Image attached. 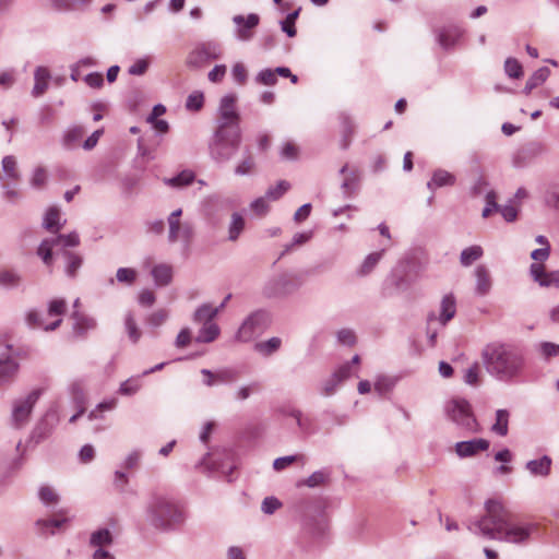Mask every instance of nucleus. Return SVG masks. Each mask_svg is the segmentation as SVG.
<instances>
[{"label":"nucleus","mask_w":559,"mask_h":559,"mask_svg":"<svg viewBox=\"0 0 559 559\" xmlns=\"http://www.w3.org/2000/svg\"><path fill=\"white\" fill-rule=\"evenodd\" d=\"M66 257L68 259V264H67V269H66L67 274L71 277H73V276H75L76 271L82 265V259L78 254H74L71 252H66Z\"/></svg>","instance_id":"nucleus-47"},{"label":"nucleus","mask_w":559,"mask_h":559,"mask_svg":"<svg viewBox=\"0 0 559 559\" xmlns=\"http://www.w3.org/2000/svg\"><path fill=\"white\" fill-rule=\"evenodd\" d=\"M468 530L483 538L523 545L531 540L537 525L514 516L498 499L485 502V513L472 521Z\"/></svg>","instance_id":"nucleus-1"},{"label":"nucleus","mask_w":559,"mask_h":559,"mask_svg":"<svg viewBox=\"0 0 559 559\" xmlns=\"http://www.w3.org/2000/svg\"><path fill=\"white\" fill-rule=\"evenodd\" d=\"M50 79V73L46 68L39 67L35 71V85L33 90L34 96L43 95L47 88Z\"/></svg>","instance_id":"nucleus-26"},{"label":"nucleus","mask_w":559,"mask_h":559,"mask_svg":"<svg viewBox=\"0 0 559 559\" xmlns=\"http://www.w3.org/2000/svg\"><path fill=\"white\" fill-rule=\"evenodd\" d=\"M255 162L250 152L247 153L245 158L237 165L235 171L237 175H248L254 170Z\"/></svg>","instance_id":"nucleus-40"},{"label":"nucleus","mask_w":559,"mask_h":559,"mask_svg":"<svg viewBox=\"0 0 559 559\" xmlns=\"http://www.w3.org/2000/svg\"><path fill=\"white\" fill-rule=\"evenodd\" d=\"M151 521L158 528L175 526L182 521V513L179 507L165 498H156L152 503Z\"/></svg>","instance_id":"nucleus-4"},{"label":"nucleus","mask_w":559,"mask_h":559,"mask_svg":"<svg viewBox=\"0 0 559 559\" xmlns=\"http://www.w3.org/2000/svg\"><path fill=\"white\" fill-rule=\"evenodd\" d=\"M230 295H228L225 300L222 302L219 308H214L211 305H203L200 307L194 313V320L197 322H213V319L216 317L221 308H224L226 302L229 300Z\"/></svg>","instance_id":"nucleus-23"},{"label":"nucleus","mask_w":559,"mask_h":559,"mask_svg":"<svg viewBox=\"0 0 559 559\" xmlns=\"http://www.w3.org/2000/svg\"><path fill=\"white\" fill-rule=\"evenodd\" d=\"M68 522H69V518H68L67 511L61 510V511L57 512L56 514H53V516L51 519L38 520L36 524L38 527H40L41 533L44 534L45 533L44 528L52 527V528L59 530Z\"/></svg>","instance_id":"nucleus-25"},{"label":"nucleus","mask_w":559,"mask_h":559,"mask_svg":"<svg viewBox=\"0 0 559 559\" xmlns=\"http://www.w3.org/2000/svg\"><path fill=\"white\" fill-rule=\"evenodd\" d=\"M542 354L546 357H554L559 355V345L550 342H544L539 345Z\"/></svg>","instance_id":"nucleus-62"},{"label":"nucleus","mask_w":559,"mask_h":559,"mask_svg":"<svg viewBox=\"0 0 559 559\" xmlns=\"http://www.w3.org/2000/svg\"><path fill=\"white\" fill-rule=\"evenodd\" d=\"M61 213L60 210L56 206H51L46 212L45 218H44V227L53 234H57L61 228Z\"/></svg>","instance_id":"nucleus-24"},{"label":"nucleus","mask_w":559,"mask_h":559,"mask_svg":"<svg viewBox=\"0 0 559 559\" xmlns=\"http://www.w3.org/2000/svg\"><path fill=\"white\" fill-rule=\"evenodd\" d=\"M181 214L182 210L178 209L168 216V238L170 242H175L179 239L189 241L193 236V227L189 223L181 224Z\"/></svg>","instance_id":"nucleus-11"},{"label":"nucleus","mask_w":559,"mask_h":559,"mask_svg":"<svg viewBox=\"0 0 559 559\" xmlns=\"http://www.w3.org/2000/svg\"><path fill=\"white\" fill-rule=\"evenodd\" d=\"M304 459H305L304 455H289V456L278 457L274 461L273 467L275 471L280 472L297 461H304Z\"/></svg>","instance_id":"nucleus-53"},{"label":"nucleus","mask_w":559,"mask_h":559,"mask_svg":"<svg viewBox=\"0 0 559 559\" xmlns=\"http://www.w3.org/2000/svg\"><path fill=\"white\" fill-rule=\"evenodd\" d=\"M406 262H401L391 273L392 284L400 290H405L413 282L406 272Z\"/></svg>","instance_id":"nucleus-20"},{"label":"nucleus","mask_w":559,"mask_h":559,"mask_svg":"<svg viewBox=\"0 0 559 559\" xmlns=\"http://www.w3.org/2000/svg\"><path fill=\"white\" fill-rule=\"evenodd\" d=\"M476 287L475 292L479 296H485L491 288V277L485 265H478L475 269Z\"/></svg>","instance_id":"nucleus-19"},{"label":"nucleus","mask_w":559,"mask_h":559,"mask_svg":"<svg viewBox=\"0 0 559 559\" xmlns=\"http://www.w3.org/2000/svg\"><path fill=\"white\" fill-rule=\"evenodd\" d=\"M282 341L280 337H272L265 342L255 343L254 349L261 355L267 357L280 349Z\"/></svg>","instance_id":"nucleus-33"},{"label":"nucleus","mask_w":559,"mask_h":559,"mask_svg":"<svg viewBox=\"0 0 559 559\" xmlns=\"http://www.w3.org/2000/svg\"><path fill=\"white\" fill-rule=\"evenodd\" d=\"M241 140V128L215 127L210 154L215 160H228L240 147Z\"/></svg>","instance_id":"nucleus-3"},{"label":"nucleus","mask_w":559,"mask_h":559,"mask_svg":"<svg viewBox=\"0 0 559 559\" xmlns=\"http://www.w3.org/2000/svg\"><path fill=\"white\" fill-rule=\"evenodd\" d=\"M19 365L8 358L0 360V383L11 381L17 373Z\"/></svg>","instance_id":"nucleus-31"},{"label":"nucleus","mask_w":559,"mask_h":559,"mask_svg":"<svg viewBox=\"0 0 559 559\" xmlns=\"http://www.w3.org/2000/svg\"><path fill=\"white\" fill-rule=\"evenodd\" d=\"M117 281L124 284H132L136 280V271L129 267H120L116 274Z\"/></svg>","instance_id":"nucleus-52"},{"label":"nucleus","mask_w":559,"mask_h":559,"mask_svg":"<svg viewBox=\"0 0 559 559\" xmlns=\"http://www.w3.org/2000/svg\"><path fill=\"white\" fill-rule=\"evenodd\" d=\"M221 48L218 45L206 43L198 46L187 57V66L191 68H202L212 60L219 58Z\"/></svg>","instance_id":"nucleus-8"},{"label":"nucleus","mask_w":559,"mask_h":559,"mask_svg":"<svg viewBox=\"0 0 559 559\" xmlns=\"http://www.w3.org/2000/svg\"><path fill=\"white\" fill-rule=\"evenodd\" d=\"M385 250L382 249L380 251L369 253L361 264L356 269V275L359 277L368 276L373 272L380 260L382 259Z\"/></svg>","instance_id":"nucleus-18"},{"label":"nucleus","mask_w":559,"mask_h":559,"mask_svg":"<svg viewBox=\"0 0 559 559\" xmlns=\"http://www.w3.org/2000/svg\"><path fill=\"white\" fill-rule=\"evenodd\" d=\"M124 325L130 341L132 343H138L142 335V332L139 329L132 313H128L126 316Z\"/></svg>","instance_id":"nucleus-34"},{"label":"nucleus","mask_w":559,"mask_h":559,"mask_svg":"<svg viewBox=\"0 0 559 559\" xmlns=\"http://www.w3.org/2000/svg\"><path fill=\"white\" fill-rule=\"evenodd\" d=\"M281 154L285 159H296L299 154V148L295 143L286 142L282 147Z\"/></svg>","instance_id":"nucleus-56"},{"label":"nucleus","mask_w":559,"mask_h":559,"mask_svg":"<svg viewBox=\"0 0 559 559\" xmlns=\"http://www.w3.org/2000/svg\"><path fill=\"white\" fill-rule=\"evenodd\" d=\"M152 275L154 281L159 286L168 285L173 278L171 266L167 264H158L153 267Z\"/></svg>","instance_id":"nucleus-29"},{"label":"nucleus","mask_w":559,"mask_h":559,"mask_svg":"<svg viewBox=\"0 0 559 559\" xmlns=\"http://www.w3.org/2000/svg\"><path fill=\"white\" fill-rule=\"evenodd\" d=\"M464 382L473 386L480 383V366L478 362H474L465 370Z\"/></svg>","instance_id":"nucleus-36"},{"label":"nucleus","mask_w":559,"mask_h":559,"mask_svg":"<svg viewBox=\"0 0 559 559\" xmlns=\"http://www.w3.org/2000/svg\"><path fill=\"white\" fill-rule=\"evenodd\" d=\"M547 206L559 210V186L550 187L544 194Z\"/></svg>","instance_id":"nucleus-46"},{"label":"nucleus","mask_w":559,"mask_h":559,"mask_svg":"<svg viewBox=\"0 0 559 559\" xmlns=\"http://www.w3.org/2000/svg\"><path fill=\"white\" fill-rule=\"evenodd\" d=\"M449 418L468 433H477L480 426L473 414L471 404L464 399H454L445 407Z\"/></svg>","instance_id":"nucleus-5"},{"label":"nucleus","mask_w":559,"mask_h":559,"mask_svg":"<svg viewBox=\"0 0 559 559\" xmlns=\"http://www.w3.org/2000/svg\"><path fill=\"white\" fill-rule=\"evenodd\" d=\"M481 360L486 371L496 380L512 382L524 371L526 359L524 350L514 344L492 342L481 350Z\"/></svg>","instance_id":"nucleus-2"},{"label":"nucleus","mask_w":559,"mask_h":559,"mask_svg":"<svg viewBox=\"0 0 559 559\" xmlns=\"http://www.w3.org/2000/svg\"><path fill=\"white\" fill-rule=\"evenodd\" d=\"M41 394L40 389L32 391L24 400L14 404L12 418L15 427H22L28 421L29 415Z\"/></svg>","instance_id":"nucleus-10"},{"label":"nucleus","mask_w":559,"mask_h":559,"mask_svg":"<svg viewBox=\"0 0 559 559\" xmlns=\"http://www.w3.org/2000/svg\"><path fill=\"white\" fill-rule=\"evenodd\" d=\"M552 460L548 455H543L537 460L526 462L525 468L534 477L546 478L550 475Z\"/></svg>","instance_id":"nucleus-15"},{"label":"nucleus","mask_w":559,"mask_h":559,"mask_svg":"<svg viewBox=\"0 0 559 559\" xmlns=\"http://www.w3.org/2000/svg\"><path fill=\"white\" fill-rule=\"evenodd\" d=\"M325 480L326 474L324 472L319 471L311 474L307 479L299 481L298 486H308L312 488L323 485Z\"/></svg>","instance_id":"nucleus-45"},{"label":"nucleus","mask_w":559,"mask_h":559,"mask_svg":"<svg viewBox=\"0 0 559 559\" xmlns=\"http://www.w3.org/2000/svg\"><path fill=\"white\" fill-rule=\"evenodd\" d=\"M141 388V382L138 378H130L122 382L119 388V393L121 395H133Z\"/></svg>","instance_id":"nucleus-43"},{"label":"nucleus","mask_w":559,"mask_h":559,"mask_svg":"<svg viewBox=\"0 0 559 559\" xmlns=\"http://www.w3.org/2000/svg\"><path fill=\"white\" fill-rule=\"evenodd\" d=\"M204 105V95L201 92H194L189 95L186 107L189 110L198 111Z\"/></svg>","instance_id":"nucleus-50"},{"label":"nucleus","mask_w":559,"mask_h":559,"mask_svg":"<svg viewBox=\"0 0 559 559\" xmlns=\"http://www.w3.org/2000/svg\"><path fill=\"white\" fill-rule=\"evenodd\" d=\"M80 243V238L76 233H70L68 235H58L51 239H44L37 249V254L41 258L43 262L47 266L52 265V249L56 246L76 247Z\"/></svg>","instance_id":"nucleus-7"},{"label":"nucleus","mask_w":559,"mask_h":559,"mask_svg":"<svg viewBox=\"0 0 559 559\" xmlns=\"http://www.w3.org/2000/svg\"><path fill=\"white\" fill-rule=\"evenodd\" d=\"M66 301L63 299H53L49 304L48 313L49 316L60 317L66 312Z\"/></svg>","instance_id":"nucleus-58"},{"label":"nucleus","mask_w":559,"mask_h":559,"mask_svg":"<svg viewBox=\"0 0 559 559\" xmlns=\"http://www.w3.org/2000/svg\"><path fill=\"white\" fill-rule=\"evenodd\" d=\"M540 286L550 287L556 286L559 287V270L552 272H546L545 280L540 282Z\"/></svg>","instance_id":"nucleus-64"},{"label":"nucleus","mask_w":559,"mask_h":559,"mask_svg":"<svg viewBox=\"0 0 559 559\" xmlns=\"http://www.w3.org/2000/svg\"><path fill=\"white\" fill-rule=\"evenodd\" d=\"M84 135V130L81 127H74L70 129L63 139L64 145L68 147L74 146L76 143L81 141Z\"/></svg>","instance_id":"nucleus-42"},{"label":"nucleus","mask_w":559,"mask_h":559,"mask_svg":"<svg viewBox=\"0 0 559 559\" xmlns=\"http://www.w3.org/2000/svg\"><path fill=\"white\" fill-rule=\"evenodd\" d=\"M299 15V10L289 13L286 19L282 22V31L285 32L289 37L296 35L295 23Z\"/></svg>","instance_id":"nucleus-44"},{"label":"nucleus","mask_w":559,"mask_h":559,"mask_svg":"<svg viewBox=\"0 0 559 559\" xmlns=\"http://www.w3.org/2000/svg\"><path fill=\"white\" fill-rule=\"evenodd\" d=\"M235 94L225 95L217 108L216 127L240 128L241 117Z\"/></svg>","instance_id":"nucleus-6"},{"label":"nucleus","mask_w":559,"mask_h":559,"mask_svg":"<svg viewBox=\"0 0 559 559\" xmlns=\"http://www.w3.org/2000/svg\"><path fill=\"white\" fill-rule=\"evenodd\" d=\"M85 382L81 379L79 380H74L71 384H70V394H71V397L72 400L74 401L75 404H78L79 406H81V409L79 413H76L75 415H73L71 418H70V423H74L83 413H84V403L86 401V390H85Z\"/></svg>","instance_id":"nucleus-16"},{"label":"nucleus","mask_w":559,"mask_h":559,"mask_svg":"<svg viewBox=\"0 0 559 559\" xmlns=\"http://www.w3.org/2000/svg\"><path fill=\"white\" fill-rule=\"evenodd\" d=\"M117 405V400L116 399H111L109 401H104L102 403H99L95 409H93L90 415H88V418L90 419H95L97 418V413L98 412H105V411H111L116 407Z\"/></svg>","instance_id":"nucleus-57"},{"label":"nucleus","mask_w":559,"mask_h":559,"mask_svg":"<svg viewBox=\"0 0 559 559\" xmlns=\"http://www.w3.org/2000/svg\"><path fill=\"white\" fill-rule=\"evenodd\" d=\"M510 413L507 409H498L496 412V421L491 426V431L500 437H504L509 431Z\"/></svg>","instance_id":"nucleus-27"},{"label":"nucleus","mask_w":559,"mask_h":559,"mask_svg":"<svg viewBox=\"0 0 559 559\" xmlns=\"http://www.w3.org/2000/svg\"><path fill=\"white\" fill-rule=\"evenodd\" d=\"M233 78L239 84H243L247 80V69L242 63H236L231 71Z\"/></svg>","instance_id":"nucleus-63"},{"label":"nucleus","mask_w":559,"mask_h":559,"mask_svg":"<svg viewBox=\"0 0 559 559\" xmlns=\"http://www.w3.org/2000/svg\"><path fill=\"white\" fill-rule=\"evenodd\" d=\"M148 64L150 61L147 59H139L129 68V73L132 75L144 74L148 68Z\"/></svg>","instance_id":"nucleus-61"},{"label":"nucleus","mask_w":559,"mask_h":559,"mask_svg":"<svg viewBox=\"0 0 559 559\" xmlns=\"http://www.w3.org/2000/svg\"><path fill=\"white\" fill-rule=\"evenodd\" d=\"M269 323V317L265 312L259 311L251 314L239 328L237 338L241 342L251 341L257 334L261 333Z\"/></svg>","instance_id":"nucleus-9"},{"label":"nucleus","mask_w":559,"mask_h":559,"mask_svg":"<svg viewBox=\"0 0 559 559\" xmlns=\"http://www.w3.org/2000/svg\"><path fill=\"white\" fill-rule=\"evenodd\" d=\"M550 75V69L542 67L537 69L530 78L528 81L534 84L535 87L542 85Z\"/></svg>","instance_id":"nucleus-51"},{"label":"nucleus","mask_w":559,"mask_h":559,"mask_svg":"<svg viewBox=\"0 0 559 559\" xmlns=\"http://www.w3.org/2000/svg\"><path fill=\"white\" fill-rule=\"evenodd\" d=\"M20 283V276L9 270L0 272V284L7 287L16 286Z\"/></svg>","instance_id":"nucleus-54"},{"label":"nucleus","mask_w":559,"mask_h":559,"mask_svg":"<svg viewBox=\"0 0 559 559\" xmlns=\"http://www.w3.org/2000/svg\"><path fill=\"white\" fill-rule=\"evenodd\" d=\"M234 23L237 25V36L240 40H249L254 35V28L260 22L258 14L251 13L247 16L235 15L233 17Z\"/></svg>","instance_id":"nucleus-12"},{"label":"nucleus","mask_w":559,"mask_h":559,"mask_svg":"<svg viewBox=\"0 0 559 559\" xmlns=\"http://www.w3.org/2000/svg\"><path fill=\"white\" fill-rule=\"evenodd\" d=\"M167 318L168 312L165 309H158L148 317L147 322L154 326H159L167 320Z\"/></svg>","instance_id":"nucleus-60"},{"label":"nucleus","mask_w":559,"mask_h":559,"mask_svg":"<svg viewBox=\"0 0 559 559\" xmlns=\"http://www.w3.org/2000/svg\"><path fill=\"white\" fill-rule=\"evenodd\" d=\"M39 499L46 506H55L59 502V496L56 490L49 486H43L39 489Z\"/></svg>","instance_id":"nucleus-39"},{"label":"nucleus","mask_w":559,"mask_h":559,"mask_svg":"<svg viewBox=\"0 0 559 559\" xmlns=\"http://www.w3.org/2000/svg\"><path fill=\"white\" fill-rule=\"evenodd\" d=\"M488 449L489 441L481 438L455 443V452L460 457H469Z\"/></svg>","instance_id":"nucleus-13"},{"label":"nucleus","mask_w":559,"mask_h":559,"mask_svg":"<svg viewBox=\"0 0 559 559\" xmlns=\"http://www.w3.org/2000/svg\"><path fill=\"white\" fill-rule=\"evenodd\" d=\"M455 183V176L451 173L438 169L433 173L431 180L427 183L428 189L433 190L445 186H453Z\"/></svg>","instance_id":"nucleus-22"},{"label":"nucleus","mask_w":559,"mask_h":559,"mask_svg":"<svg viewBox=\"0 0 559 559\" xmlns=\"http://www.w3.org/2000/svg\"><path fill=\"white\" fill-rule=\"evenodd\" d=\"M72 317L74 320L73 328L78 333H84L85 331L95 326L93 319L86 318L78 312H74Z\"/></svg>","instance_id":"nucleus-38"},{"label":"nucleus","mask_w":559,"mask_h":559,"mask_svg":"<svg viewBox=\"0 0 559 559\" xmlns=\"http://www.w3.org/2000/svg\"><path fill=\"white\" fill-rule=\"evenodd\" d=\"M456 312V304L453 295H445L440 304V316L436 317L435 313H430L428 316V323L430 324L432 321L439 320L442 325H445Z\"/></svg>","instance_id":"nucleus-14"},{"label":"nucleus","mask_w":559,"mask_h":559,"mask_svg":"<svg viewBox=\"0 0 559 559\" xmlns=\"http://www.w3.org/2000/svg\"><path fill=\"white\" fill-rule=\"evenodd\" d=\"M349 377V366L344 364L341 366L332 376V378L325 383L323 393L331 395L334 393L336 386L343 383Z\"/></svg>","instance_id":"nucleus-21"},{"label":"nucleus","mask_w":559,"mask_h":559,"mask_svg":"<svg viewBox=\"0 0 559 559\" xmlns=\"http://www.w3.org/2000/svg\"><path fill=\"white\" fill-rule=\"evenodd\" d=\"M530 274L532 278L540 285L545 280L546 271L542 263H532L530 266Z\"/></svg>","instance_id":"nucleus-59"},{"label":"nucleus","mask_w":559,"mask_h":559,"mask_svg":"<svg viewBox=\"0 0 559 559\" xmlns=\"http://www.w3.org/2000/svg\"><path fill=\"white\" fill-rule=\"evenodd\" d=\"M290 188L289 182L282 180L276 187L270 188L266 192V197L271 200L280 199Z\"/></svg>","instance_id":"nucleus-55"},{"label":"nucleus","mask_w":559,"mask_h":559,"mask_svg":"<svg viewBox=\"0 0 559 559\" xmlns=\"http://www.w3.org/2000/svg\"><path fill=\"white\" fill-rule=\"evenodd\" d=\"M2 167L9 178H11L13 180L20 179V173L17 169L16 159L14 156H11V155L5 156L2 159Z\"/></svg>","instance_id":"nucleus-37"},{"label":"nucleus","mask_w":559,"mask_h":559,"mask_svg":"<svg viewBox=\"0 0 559 559\" xmlns=\"http://www.w3.org/2000/svg\"><path fill=\"white\" fill-rule=\"evenodd\" d=\"M195 176L194 173L191 170H182L177 176L165 179V183L173 187V188H182L186 186H189L193 182Z\"/></svg>","instance_id":"nucleus-32"},{"label":"nucleus","mask_w":559,"mask_h":559,"mask_svg":"<svg viewBox=\"0 0 559 559\" xmlns=\"http://www.w3.org/2000/svg\"><path fill=\"white\" fill-rule=\"evenodd\" d=\"M219 335V328L214 322H205L203 323L202 329L197 336V342L199 343H210L213 342Z\"/></svg>","instance_id":"nucleus-30"},{"label":"nucleus","mask_w":559,"mask_h":559,"mask_svg":"<svg viewBox=\"0 0 559 559\" xmlns=\"http://www.w3.org/2000/svg\"><path fill=\"white\" fill-rule=\"evenodd\" d=\"M504 71L511 79H520L523 75V67L515 58H508L504 61Z\"/></svg>","instance_id":"nucleus-35"},{"label":"nucleus","mask_w":559,"mask_h":559,"mask_svg":"<svg viewBox=\"0 0 559 559\" xmlns=\"http://www.w3.org/2000/svg\"><path fill=\"white\" fill-rule=\"evenodd\" d=\"M461 36V29L454 26L443 27L437 31V41L443 49L454 47Z\"/></svg>","instance_id":"nucleus-17"},{"label":"nucleus","mask_w":559,"mask_h":559,"mask_svg":"<svg viewBox=\"0 0 559 559\" xmlns=\"http://www.w3.org/2000/svg\"><path fill=\"white\" fill-rule=\"evenodd\" d=\"M497 194L493 190H490L486 193V206L483 210L481 216L484 218H487L490 216L492 212H498L499 204L496 201Z\"/></svg>","instance_id":"nucleus-41"},{"label":"nucleus","mask_w":559,"mask_h":559,"mask_svg":"<svg viewBox=\"0 0 559 559\" xmlns=\"http://www.w3.org/2000/svg\"><path fill=\"white\" fill-rule=\"evenodd\" d=\"M483 253L484 251L480 246L475 245L467 247L464 250H462L460 254V263L465 267L469 266L475 261L479 260L483 257Z\"/></svg>","instance_id":"nucleus-28"},{"label":"nucleus","mask_w":559,"mask_h":559,"mask_svg":"<svg viewBox=\"0 0 559 559\" xmlns=\"http://www.w3.org/2000/svg\"><path fill=\"white\" fill-rule=\"evenodd\" d=\"M243 227H245V221H243L242 216L235 213L233 215V222H231V225L229 228V239L236 240L238 238L239 234L242 231Z\"/></svg>","instance_id":"nucleus-49"},{"label":"nucleus","mask_w":559,"mask_h":559,"mask_svg":"<svg viewBox=\"0 0 559 559\" xmlns=\"http://www.w3.org/2000/svg\"><path fill=\"white\" fill-rule=\"evenodd\" d=\"M111 543V535L108 530H99L94 532L91 537V544L93 546H104Z\"/></svg>","instance_id":"nucleus-48"}]
</instances>
